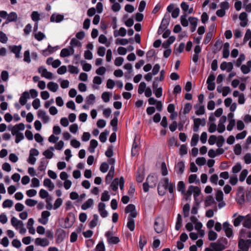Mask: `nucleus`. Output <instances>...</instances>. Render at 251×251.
I'll use <instances>...</instances> for the list:
<instances>
[{
	"mask_svg": "<svg viewBox=\"0 0 251 251\" xmlns=\"http://www.w3.org/2000/svg\"><path fill=\"white\" fill-rule=\"evenodd\" d=\"M193 193L196 205H199L201 201V188L198 186H189V197Z\"/></svg>",
	"mask_w": 251,
	"mask_h": 251,
	"instance_id": "nucleus-1",
	"label": "nucleus"
},
{
	"mask_svg": "<svg viewBox=\"0 0 251 251\" xmlns=\"http://www.w3.org/2000/svg\"><path fill=\"white\" fill-rule=\"evenodd\" d=\"M238 248L243 251H249L251 247V239H238Z\"/></svg>",
	"mask_w": 251,
	"mask_h": 251,
	"instance_id": "nucleus-2",
	"label": "nucleus"
},
{
	"mask_svg": "<svg viewBox=\"0 0 251 251\" xmlns=\"http://www.w3.org/2000/svg\"><path fill=\"white\" fill-rule=\"evenodd\" d=\"M168 183L169 179L167 178H164L159 183L157 189L159 195L163 196L166 194Z\"/></svg>",
	"mask_w": 251,
	"mask_h": 251,
	"instance_id": "nucleus-3",
	"label": "nucleus"
},
{
	"mask_svg": "<svg viewBox=\"0 0 251 251\" xmlns=\"http://www.w3.org/2000/svg\"><path fill=\"white\" fill-rule=\"evenodd\" d=\"M165 222L163 218L158 217L155 219L154 228L157 233H161L164 228Z\"/></svg>",
	"mask_w": 251,
	"mask_h": 251,
	"instance_id": "nucleus-4",
	"label": "nucleus"
},
{
	"mask_svg": "<svg viewBox=\"0 0 251 251\" xmlns=\"http://www.w3.org/2000/svg\"><path fill=\"white\" fill-rule=\"evenodd\" d=\"M236 201L240 205H243L245 201L244 189L243 187H239L237 190Z\"/></svg>",
	"mask_w": 251,
	"mask_h": 251,
	"instance_id": "nucleus-5",
	"label": "nucleus"
},
{
	"mask_svg": "<svg viewBox=\"0 0 251 251\" xmlns=\"http://www.w3.org/2000/svg\"><path fill=\"white\" fill-rule=\"evenodd\" d=\"M177 189L179 192L181 193V194L184 196V198L185 201L188 199V191L185 192V184L182 181H180L178 182L177 186Z\"/></svg>",
	"mask_w": 251,
	"mask_h": 251,
	"instance_id": "nucleus-6",
	"label": "nucleus"
},
{
	"mask_svg": "<svg viewBox=\"0 0 251 251\" xmlns=\"http://www.w3.org/2000/svg\"><path fill=\"white\" fill-rule=\"evenodd\" d=\"M206 124V121L205 119H201L200 118H196L194 120V126L193 131L197 132L199 130V126L200 125L204 126Z\"/></svg>",
	"mask_w": 251,
	"mask_h": 251,
	"instance_id": "nucleus-7",
	"label": "nucleus"
},
{
	"mask_svg": "<svg viewBox=\"0 0 251 251\" xmlns=\"http://www.w3.org/2000/svg\"><path fill=\"white\" fill-rule=\"evenodd\" d=\"M125 212L126 213H130L128 217L135 218L137 213L135 210V206L132 204H128L125 208Z\"/></svg>",
	"mask_w": 251,
	"mask_h": 251,
	"instance_id": "nucleus-8",
	"label": "nucleus"
},
{
	"mask_svg": "<svg viewBox=\"0 0 251 251\" xmlns=\"http://www.w3.org/2000/svg\"><path fill=\"white\" fill-rule=\"evenodd\" d=\"M38 72L41 74L42 77H45L49 79L52 78V74L50 72H48L46 69L42 66L38 68Z\"/></svg>",
	"mask_w": 251,
	"mask_h": 251,
	"instance_id": "nucleus-9",
	"label": "nucleus"
},
{
	"mask_svg": "<svg viewBox=\"0 0 251 251\" xmlns=\"http://www.w3.org/2000/svg\"><path fill=\"white\" fill-rule=\"evenodd\" d=\"M150 181H156V177L152 176H149L146 179V182L143 183V190L144 192H147L149 191V187H150Z\"/></svg>",
	"mask_w": 251,
	"mask_h": 251,
	"instance_id": "nucleus-10",
	"label": "nucleus"
},
{
	"mask_svg": "<svg viewBox=\"0 0 251 251\" xmlns=\"http://www.w3.org/2000/svg\"><path fill=\"white\" fill-rule=\"evenodd\" d=\"M50 213L48 211H44L42 213V218H40L38 220V221L43 224L46 225L47 224L48 222V218L50 216Z\"/></svg>",
	"mask_w": 251,
	"mask_h": 251,
	"instance_id": "nucleus-11",
	"label": "nucleus"
},
{
	"mask_svg": "<svg viewBox=\"0 0 251 251\" xmlns=\"http://www.w3.org/2000/svg\"><path fill=\"white\" fill-rule=\"evenodd\" d=\"M35 243L38 246L46 247L49 245L50 242L47 238H37L35 239Z\"/></svg>",
	"mask_w": 251,
	"mask_h": 251,
	"instance_id": "nucleus-12",
	"label": "nucleus"
},
{
	"mask_svg": "<svg viewBox=\"0 0 251 251\" xmlns=\"http://www.w3.org/2000/svg\"><path fill=\"white\" fill-rule=\"evenodd\" d=\"M30 98L29 93L27 91H25L22 93L20 100L19 102L22 105H25L27 101V100Z\"/></svg>",
	"mask_w": 251,
	"mask_h": 251,
	"instance_id": "nucleus-13",
	"label": "nucleus"
},
{
	"mask_svg": "<svg viewBox=\"0 0 251 251\" xmlns=\"http://www.w3.org/2000/svg\"><path fill=\"white\" fill-rule=\"evenodd\" d=\"M210 247L213 248L215 251H223L226 249L225 246H223L217 242L211 243Z\"/></svg>",
	"mask_w": 251,
	"mask_h": 251,
	"instance_id": "nucleus-14",
	"label": "nucleus"
},
{
	"mask_svg": "<svg viewBox=\"0 0 251 251\" xmlns=\"http://www.w3.org/2000/svg\"><path fill=\"white\" fill-rule=\"evenodd\" d=\"M9 48L11 50V51L15 54L16 58H18L20 57V53L22 49V46L21 45L14 46L13 47L10 46Z\"/></svg>",
	"mask_w": 251,
	"mask_h": 251,
	"instance_id": "nucleus-15",
	"label": "nucleus"
},
{
	"mask_svg": "<svg viewBox=\"0 0 251 251\" xmlns=\"http://www.w3.org/2000/svg\"><path fill=\"white\" fill-rule=\"evenodd\" d=\"M185 165L183 161H180L175 166V169L178 174H182L184 170Z\"/></svg>",
	"mask_w": 251,
	"mask_h": 251,
	"instance_id": "nucleus-16",
	"label": "nucleus"
},
{
	"mask_svg": "<svg viewBox=\"0 0 251 251\" xmlns=\"http://www.w3.org/2000/svg\"><path fill=\"white\" fill-rule=\"evenodd\" d=\"M64 16L61 14H53L50 18V21L51 22L59 23L63 20Z\"/></svg>",
	"mask_w": 251,
	"mask_h": 251,
	"instance_id": "nucleus-17",
	"label": "nucleus"
},
{
	"mask_svg": "<svg viewBox=\"0 0 251 251\" xmlns=\"http://www.w3.org/2000/svg\"><path fill=\"white\" fill-rule=\"evenodd\" d=\"M246 238H251V231H247L244 229H241L239 232V238L245 239Z\"/></svg>",
	"mask_w": 251,
	"mask_h": 251,
	"instance_id": "nucleus-18",
	"label": "nucleus"
},
{
	"mask_svg": "<svg viewBox=\"0 0 251 251\" xmlns=\"http://www.w3.org/2000/svg\"><path fill=\"white\" fill-rule=\"evenodd\" d=\"M38 117L42 119L44 123H47L49 120V117L46 115V112L45 111L39 110L37 113Z\"/></svg>",
	"mask_w": 251,
	"mask_h": 251,
	"instance_id": "nucleus-19",
	"label": "nucleus"
},
{
	"mask_svg": "<svg viewBox=\"0 0 251 251\" xmlns=\"http://www.w3.org/2000/svg\"><path fill=\"white\" fill-rule=\"evenodd\" d=\"M11 222L12 225L17 229L20 226H24L23 222L22 221L18 220L16 218L13 217L11 218Z\"/></svg>",
	"mask_w": 251,
	"mask_h": 251,
	"instance_id": "nucleus-20",
	"label": "nucleus"
},
{
	"mask_svg": "<svg viewBox=\"0 0 251 251\" xmlns=\"http://www.w3.org/2000/svg\"><path fill=\"white\" fill-rule=\"evenodd\" d=\"M170 16L169 14H165L162 20L161 25L167 28L170 21Z\"/></svg>",
	"mask_w": 251,
	"mask_h": 251,
	"instance_id": "nucleus-21",
	"label": "nucleus"
},
{
	"mask_svg": "<svg viewBox=\"0 0 251 251\" xmlns=\"http://www.w3.org/2000/svg\"><path fill=\"white\" fill-rule=\"evenodd\" d=\"M17 15L14 12H11L7 18L6 21L5 22V24H8L9 22H14L17 20Z\"/></svg>",
	"mask_w": 251,
	"mask_h": 251,
	"instance_id": "nucleus-22",
	"label": "nucleus"
},
{
	"mask_svg": "<svg viewBox=\"0 0 251 251\" xmlns=\"http://www.w3.org/2000/svg\"><path fill=\"white\" fill-rule=\"evenodd\" d=\"M98 143L97 140L92 139L90 143V146L88 148L89 151L91 153H93L95 151V149L98 146Z\"/></svg>",
	"mask_w": 251,
	"mask_h": 251,
	"instance_id": "nucleus-23",
	"label": "nucleus"
},
{
	"mask_svg": "<svg viewBox=\"0 0 251 251\" xmlns=\"http://www.w3.org/2000/svg\"><path fill=\"white\" fill-rule=\"evenodd\" d=\"M243 226L247 228H251V216L249 215H248L247 218L243 221Z\"/></svg>",
	"mask_w": 251,
	"mask_h": 251,
	"instance_id": "nucleus-24",
	"label": "nucleus"
},
{
	"mask_svg": "<svg viewBox=\"0 0 251 251\" xmlns=\"http://www.w3.org/2000/svg\"><path fill=\"white\" fill-rule=\"evenodd\" d=\"M47 87L50 91L55 92L58 88V85L56 83L50 82L48 83Z\"/></svg>",
	"mask_w": 251,
	"mask_h": 251,
	"instance_id": "nucleus-25",
	"label": "nucleus"
},
{
	"mask_svg": "<svg viewBox=\"0 0 251 251\" xmlns=\"http://www.w3.org/2000/svg\"><path fill=\"white\" fill-rule=\"evenodd\" d=\"M133 217H128V222L127 223V226L129 229L132 231L135 228V223L134 221L132 219Z\"/></svg>",
	"mask_w": 251,
	"mask_h": 251,
	"instance_id": "nucleus-26",
	"label": "nucleus"
},
{
	"mask_svg": "<svg viewBox=\"0 0 251 251\" xmlns=\"http://www.w3.org/2000/svg\"><path fill=\"white\" fill-rule=\"evenodd\" d=\"M93 200L92 199H88L81 205L82 209L86 210L88 209L93 204Z\"/></svg>",
	"mask_w": 251,
	"mask_h": 251,
	"instance_id": "nucleus-27",
	"label": "nucleus"
},
{
	"mask_svg": "<svg viewBox=\"0 0 251 251\" xmlns=\"http://www.w3.org/2000/svg\"><path fill=\"white\" fill-rule=\"evenodd\" d=\"M43 183L44 185L46 187H48L50 191L53 190L54 187V184L49 178H45Z\"/></svg>",
	"mask_w": 251,
	"mask_h": 251,
	"instance_id": "nucleus-28",
	"label": "nucleus"
},
{
	"mask_svg": "<svg viewBox=\"0 0 251 251\" xmlns=\"http://www.w3.org/2000/svg\"><path fill=\"white\" fill-rule=\"evenodd\" d=\"M126 29L124 27H121L118 32L117 30H115L114 31V35L115 37L118 36L119 35L124 37L126 35Z\"/></svg>",
	"mask_w": 251,
	"mask_h": 251,
	"instance_id": "nucleus-29",
	"label": "nucleus"
},
{
	"mask_svg": "<svg viewBox=\"0 0 251 251\" xmlns=\"http://www.w3.org/2000/svg\"><path fill=\"white\" fill-rule=\"evenodd\" d=\"M195 183L196 184H200V179L197 178L196 174H193L189 176V183Z\"/></svg>",
	"mask_w": 251,
	"mask_h": 251,
	"instance_id": "nucleus-30",
	"label": "nucleus"
},
{
	"mask_svg": "<svg viewBox=\"0 0 251 251\" xmlns=\"http://www.w3.org/2000/svg\"><path fill=\"white\" fill-rule=\"evenodd\" d=\"M245 220V217L244 216L239 215L233 221V225L235 226H239L241 223Z\"/></svg>",
	"mask_w": 251,
	"mask_h": 251,
	"instance_id": "nucleus-31",
	"label": "nucleus"
},
{
	"mask_svg": "<svg viewBox=\"0 0 251 251\" xmlns=\"http://www.w3.org/2000/svg\"><path fill=\"white\" fill-rule=\"evenodd\" d=\"M109 134V131L107 130H105L103 132H101L100 135L99 139L100 142L104 143L107 140V135Z\"/></svg>",
	"mask_w": 251,
	"mask_h": 251,
	"instance_id": "nucleus-32",
	"label": "nucleus"
},
{
	"mask_svg": "<svg viewBox=\"0 0 251 251\" xmlns=\"http://www.w3.org/2000/svg\"><path fill=\"white\" fill-rule=\"evenodd\" d=\"M195 108L197 109L195 113L197 115H203L205 113L204 105H201L199 107L198 106H195Z\"/></svg>",
	"mask_w": 251,
	"mask_h": 251,
	"instance_id": "nucleus-33",
	"label": "nucleus"
},
{
	"mask_svg": "<svg viewBox=\"0 0 251 251\" xmlns=\"http://www.w3.org/2000/svg\"><path fill=\"white\" fill-rule=\"evenodd\" d=\"M188 112V103L185 104L183 109H181L179 112V117L181 119L183 118L184 115Z\"/></svg>",
	"mask_w": 251,
	"mask_h": 251,
	"instance_id": "nucleus-34",
	"label": "nucleus"
},
{
	"mask_svg": "<svg viewBox=\"0 0 251 251\" xmlns=\"http://www.w3.org/2000/svg\"><path fill=\"white\" fill-rule=\"evenodd\" d=\"M199 135L198 134H194L191 139V146L192 147L196 146L199 141Z\"/></svg>",
	"mask_w": 251,
	"mask_h": 251,
	"instance_id": "nucleus-35",
	"label": "nucleus"
},
{
	"mask_svg": "<svg viewBox=\"0 0 251 251\" xmlns=\"http://www.w3.org/2000/svg\"><path fill=\"white\" fill-rule=\"evenodd\" d=\"M225 140L224 137L222 135H220L217 138V142L216 145L219 148L222 147L224 143H225Z\"/></svg>",
	"mask_w": 251,
	"mask_h": 251,
	"instance_id": "nucleus-36",
	"label": "nucleus"
},
{
	"mask_svg": "<svg viewBox=\"0 0 251 251\" xmlns=\"http://www.w3.org/2000/svg\"><path fill=\"white\" fill-rule=\"evenodd\" d=\"M187 15V13H184L183 14V15H182L180 17L181 24L183 26H187L188 25V22L186 19Z\"/></svg>",
	"mask_w": 251,
	"mask_h": 251,
	"instance_id": "nucleus-37",
	"label": "nucleus"
},
{
	"mask_svg": "<svg viewBox=\"0 0 251 251\" xmlns=\"http://www.w3.org/2000/svg\"><path fill=\"white\" fill-rule=\"evenodd\" d=\"M111 93L108 92H104L101 95V98L105 102H108L110 100V97Z\"/></svg>",
	"mask_w": 251,
	"mask_h": 251,
	"instance_id": "nucleus-38",
	"label": "nucleus"
},
{
	"mask_svg": "<svg viewBox=\"0 0 251 251\" xmlns=\"http://www.w3.org/2000/svg\"><path fill=\"white\" fill-rule=\"evenodd\" d=\"M224 198V194L221 190H219L217 191L216 194V200L218 202H221L223 201Z\"/></svg>",
	"mask_w": 251,
	"mask_h": 251,
	"instance_id": "nucleus-39",
	"label": "nucleus"
},
{
	"mask_svg": "<svg viewBox=\"0 0 251 251\" xmlns=\"http://www.w3.org/2000/svg\"><path fill=\"white\" fill-rule=\"evenodd\" d=\"M168 146L169 147H172L173 146L178 147L179 144L177 143V139L174 137L170 138L168 140Z\"/></svg>",
	"mask_w": 251,
	"mask_h": 251,
	"instance_id": "nucleus-40",
	"label": "nucleus"
},
{
	"mask_svg": "<svg viewBox=\"0 0 251 251\" xmlns=\"http://www.w3.org/2000/svg\"><path fill=\"white\" fill-rule=\"evenodd\" d=\"M245 59V55L243 53L240 54L239 57L237 59L235 65L236 67H239L241 66L242 62Z\"/></svg>",
	"mask_w": 251,
	"mask_h": 251,
	"instance_id": "nucleus-41",
	"label": "nucleus"
},
{
	"mask_svg": "<svg viewBox=\"0 0 251 251\" xmlns=\"http://www.w3.org/2000/svg\"><path fill=\"white\" fill-rule=\"evenodd\" d=\"M71 55V51L69 49L64 48L60 52V56L61 57H65L69 56Z\"/></svg>",
	"mask_w": 251,
	"mask_h": 251,
	"instance_id": "nucleus-42",
	"label": "nucleus"
},
{
	"mask_svg": "<svg viewBox=\"0 0 251 251\" xmlns=\"http://www.w3.org/2000/svg\"><path fill=\"white\" fill-rule=\"evenodd\" d=\"M208 239L210 241H214L217 238V234L213 230H210L208 234Z\"/></svg>",
	"mask_w": 251,
	"mask_h": 251,
	"instance_id": "nucleus-43",
	"label": "nucleus"
},
{
	"mask_svg": "<svg viewBox=\"0 0 251 251\" xmlns=\"http://www.w3.org/2000/svg\"><path fill=\"white\" fill-rule=\"evenodd\" d=\"M182 220L181 218V216L180 214H178L177 215V221L176 225V229L178 230L181 226Z\"/></svg>",
	"mask_w": 251,
	"mask_h": 251,
	"instance_id": "nucleus-44",
	"label": "nucleus"
},
{
	"mask_svg": "<svg viewBox=\"0 0 251 251\" xmlns=\"http://www.w3.org/2000/svg\"><path fill=\"white\" fill-rule=\"evenodd\" d=\"M248 174V171L247 169H244L240 174L239 180L243 182L245 180Z\"/></svg>",
	"mask_w": 251,
	"mask_h": 251,
	"instance_id": "nucleus-45",
	"label": "nucleus"
},
{
	"mask_svg": "<svg viewBox=\"0 0 251 251\" xmlns=\"http://www.w3.org/2000/svg\"><path fill=\"white\" fill-rule=\"evenodd\" d=\"M213 37V33L212 31H209L206 34L205 39L204 40L203 43L204 44H207L211 40Z\"/></svg>",
	"mask_w": 251,
	"mask_h": 251,
	"instance_id": "nucleus-46",
	"label": "nucleus"
},
{
	"mask_svg": "<svg viewBox=\"0 0 251 251\" xmlns=\"http://www.w3.org/2000/svg\"><path fill=\"white\" fill-rule=\"evenodd\" d=\"M107 242L109 244H117L120 242V239L117 236H112L110 238H108Z\"/></svg>",
	"mask_w": 251,
	"mask_h": 251,
	"instance_id": "nucleus-47",
	"label": "nucleus"
},
{
	"mask_svg": "<svg viewBox=\"0 0 251 251\" xmlns=\"http://www.w3.org/2000/svg\"><path fill=\"white\" fill-rule=\"evenodd\" d=\"M147 244V240L144 236H141L139 242L140 248L142 250L144 246Z\"/></svg>",
	"mask_w": 251,
	"mask_h": 251,
	"instance_id": "nucleus-48",
	"label": "nucleus"
},
{
	"mask_svg": "<svg viewBox=\"0 0 251 251\" xmlns=\"http://www.w3.org/2000/svg\"><path fill=\"white\" fill-rule=\"evenodd\" d=\"M234 153L237 155H239L242 152V147L240 144H237L235 145L234 147L233 150Z\"/></svg>",
	"mask_w": 251,
	"mask_h": 251,
	"instance_id": "nucleus-49",
	"label": "nucleus"
},
{
	"mask_svg": "<svg viewBox=\"0 0 251 251\" xmlns=\"http://www.w3.org/2000/svg\"><path fill=\"white\" fill-rule=\"evenodd\" d=\"M215 203V201L212 196H208L206 197L205 204L206 206H210Z\"/></svg>",
	"mask_w": 251,
	"mask_h": 251,
	"instance_id": "nucleus-50",
	"label": "nucleus"
},
{
	"mask_svg": "<svg viewBox=\"0 0 251 251\" xmlns=\"http://www.w3.org/2000/svg\"><path fill=\"white\" fill-rule=\"evenodd\" d=\"M242 169V166L240 163H237L235 166L232 167V172L233 173L236 174L239 172Z\"/></svg>",
	"mask_w": 251,
	"mask_h": 251,
	"instance_id": "nucleus-51",
	"label": "nucleus"
},
{
	"mask_svg": "<svg viewBox=\"0 0 251 251\" xmlns=\"http://www.w3.org/2000/svg\"><path fill=\"white\" fill-rule=\"evenodd\" d=\"M110 199V196L108 194V192L104 191L101 194V201H108Z\"/></svg>",
	"mask_w": 251,
	"mask_h": 251,
	"instance_id": "nucleus-52",
	"label": "nucleus"
},
{
	"mask_svg": "<svg viewBox=\"0 0 251 251\" xmlns=\"http://www.w3.org/2000/svg\"><path fill=\"white\" fill-rule=\"evenodd\" d=\"M206 162L205 158L203 157H198L196 160V164L200 166L204 165L206 163Z\"/></svg>",
	"mask_w": 251,
	"mask_h": 251,
	"instance_id": "nucleus-53",
	"label": "nucleus"
},
{
	"mask_svg": "<svg viewBox=\"0 0 251 251\" xmlns=\"http://www.w3.org/2000/svg\"><path fill=\"white\" fill-rule=\"evenodd\" d=\"M146 84L144 82H141L139 85L138 92L139 94H142L145 90Z\"/></svg>",
	"mask_w": 251,
	"mask_h": 251,
	"instance_id": "nucleus-54",
	"label": "nucleus"
},
{
	"mask_svg": "<svg viewBox=\"0 0 251 251\" xmlns=\"http://www.w3.org/2000/svg\"><path fill=\"white\" fill-rule=\"evenodd\" d=\"M109 168V165L106 162H103L100 166V170L102 173H106Z\"/></svg>",
	"mask_w": 251,
	"mask_h": 251,
	"instance_id": "nucleus-55",
	"label": "nucleus"
},
{
	"mask_svg": "<svg viewBox=\"0 0 251 251\" xmlns=\"http://www.w3.org/2000/svg\"><path fill=\"white\" fill-rule=\"evenodd\" d=\"M25 203L27 206L32 207L37 203V201L34 200L28 199L25 201Z\"/></svg>",
	"mask_w": 251,
	"mask_h": 251,
	"instance_id": "nucleus-56",
	"label": "nucleus"
},
{
	"mask_svg": "<svg viewBox=\"0 0 251 251\" xmlns=\"http://www.w3.org/2000/svg\"><path fill=\"white\" fill-rule=\"evenodd\" d=\"M179 153L181 156L187 153V147L186 144L182 145L180 146Z\"/></svg>",
	"mask_w": 251,
	"mask_h": 251,
	"instance_id": "nucleus-57",
	"label": "nucleus"
},
{
	"mask_svg": "<svg viewBox=\"0 0 251 251\" xmlns=\"http://www.w3.org/2000/svg\"><path fill=\"white\" fill-rule=\"evenodd\" d=\"M110 125L113 126V129L114 131H116L117 129L118 118L114 117L110 122Z\"/></svg>",
	"mask_w": 251,
	"mask_h": 251,
	"instance_id": "nucleus-58",
	"label": "nucleus"
},
{
	"mask_svg": "<svg viewBox=\"0 0 251 251\" xmlns=\"http://www.w3.org/2000/svg\"><path fill=\"white\" fill-rule=\"evenodd\" d=\"M115 43L116 44L126 45L128 43V40L126 39H117Z\"/></svg>",
	"mask_w": 251,
	"mask_h": 251,
	"instance_id": "nucleus-59",
	"label": "nucleus"
},
{
	"mask_svg": "<svg viewBox=\"0 0 251 251\" xmlns=\"http://www.w3.org/2000/svg\"><path fill=\"white\" fill-rule=\"evenodd\" d=\"M235 125V121L234 119L229 120V124L227 126V130L228 131H231Z\"/></svg>",
	"mask_w": 251,
	"mask_h": 251,
	"instance_id": "nucleus-60",
	"label": "nucleus"
},
{
	"mask_svg": "<svg viewBox=\"0 0 251 251\" xmlns=\"http://www.w3.org/2000/svg\"><path fill=\"white\" fill-rule=\"evenodd\" d=\"M96 251H105V246L102 241L100 242L96 248Z\"/></svg>",
	"mask_w": 251,
	"mask_h": 251,
	"instance_id": "nucleus-61",
	"label": "nucleus"
},
{
	"mask_svg": "<svg viewBox=\"0 0 251 251\" xmlns=\"http://www.w3.org/2000/svg\"><path fill=\"white\" fill-rule=\"evenodd\" d=\"M114 173L109 172L105 178V182L107 184L109 183L113 178Z\"/></svg>",
	"mask_w": 251,
	"mask_h": 251,
	"instance_id": "nucleus-62",
	"label": "nucleus"
},
{
	"mask_svg": "<svg viewBox=\"0 0 251 251\" xmlns=\"http://www.w3.org/2000/svg\"><path fill=\"white\" fill-rule=\"evenodd\" d=\"M247 133V131L246 130H244L242 132L237 134L236 135V139L240 140L244 139L246 136Z\"/></svg>",
	"mask_w": 251,
	"mask_h": 251,
	"instance_id": "nucleus-63",
	"label": "nucleus"
},
{
	"mask_svg": "<svg viewBox=\"0 0 251 251\" xmlns=\"http://www.w3.org/2000/svg\"><path fill=\"white\" fill-rule=\"evenodd\" d=\"M245 163L247 164L251 163V154L250 153H246L244 156Z\"/></svg>",
	"mask_w": 251,
	"mask_h": 251,
	"instance_id": "nucleus-64",
	"label": "nucleus"
}]
</instances>
